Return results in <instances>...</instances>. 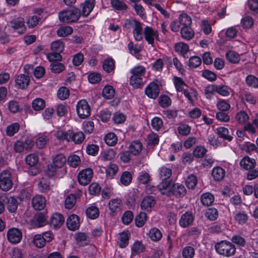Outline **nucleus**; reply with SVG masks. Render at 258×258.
<instances>
[{
	"instance_id": "f257e3e1",
	"label": "nucleus",
	"mask_w": 258,
	"mask_h": 258,
	"mask_svg": "<svg viewBox=\"0 0 258 258\" xmlns=\"http://www.w3.org/2000/svg\"><path fill=\"white\" fill-rule=\"evenodd\" d=\"M215 248L218 254L226 257L233 255L236 251L235 245L231 242L226 240L216 243L215 245Z\"/></svg>"
},
{
	"instance_id": "f03ea898",
	"label": "nucleus",
	"mask_w": 258,
	"mask_h": 258,
	"mask_svg": "<svg viewBox=\"0 0 258 258\" xmlns=\"http://www.w3.org/2000/svg\"><path fill=\"white\" fill-rule=\"evenodd\" d=\"M80 16V11L75 8L64 10L59 13L60 21L66 23H74L77 21Z\"/></svg>"
},
{
	"instance_id": "7ed1b4c3",
	"label": "nucleus",
	"mask_w": 258,
	"mask_h": 258,
	"mask_svg": "<svg viewBox=\"0 0 258 258\" xmlns=\"http://www.w3.org/2000/svg\"><path fill=\"white\" fill-rule=\"evenodd\" d=\"M13 185L11 173L4 170L0 174V188L4 191L10 190Z\"/></svg>"
},
{
	"instance_id": "20e7f679",
	"label": "nucleus",
	"mask_w": 258,
	"mask_h": 258,
	"mask_svg": "<svg viewBox=\"0 0 258 258\" xmlns=\"http://www.w3.org/2000/svg\"><path fill=\"white\" fill-rule=\"evenodd\" d=\"M78 116L82 119H85L90 115L91 108L86 100L79 101L76 106Z\"/></svg>"
},
{
	"instance_id": "39448f33",
	"label": "nucleus",
	"mask_w": 258,
	"mask_h": 258,
	"mask_svg": "<svg viewBox=\"0 0 258 258\" xmlns=\"http://www.w3.org/2000/svg\"><path fill=\"white\" fill-rule=\"evenodd\" d=\"M93 172L92 169L87 168L80 171L78 175L79 183L83 185L89 184L93 177Z\"/></svg>"
},
{
	"instance_id": "423d86ee",
	"label": "nucleus",
	"mask_w": 258,
	"mask_h": 258,
	"mask_svg": "<svg viewBox=\"0 0 258 258\" xmlns=\"http://www.w3.org/2000/svg\"><path fill=\"white\" fill-rule=\"evenodd\" d=\"M7 238L11 243L13 244L18 243L20 242L22 239V232L17 228H12L7 232Z\"/></svg>"
},
{
	"instance_id": "0eeeda50",
	"label": "nucleus",
	"mask_w": 258,
	"mask_h": 258,
	"mask_svg": "<svg viewBox=\"0 0 258 258\" xmlns=\"http://www.w3.org/2000/svg\"><path fill=\"white\" fill-rule=\"evenodd\" d=\"M186 192V190L183 185L174 183L172 184L171 189L168 190L167 195L169 196L174 195L177 197H183Z\"/></svg>"
},
{
	"instance_id": "6e6552de",
	"label": "nucleus",
	"mask_w": 258,
	"mask_h": 258,
	"mask_svg": "<svg viewBox=\"0 0 258 258\" xmlns=\"http://www.w3.org/2000/svg\"><path fill=\"white\" fill-rule=\"evenodd\" d=\"M143 33L145 39L149 44L153 46L154 39L156 38L158 40L159 38L158 31L153 30L150 27L146 26L144 29Z\"/></svg>"
},
{
	"instance_id": "1a4fd4ad",
	"label": "nucleus",
	"mask_w": 258,
	"mask_h": 258,
	"mask_svg": "<svg viewBox=\"0 0 258 258\" xmlns=\"http://www.w3.org/2000/svg\"><path fill=\"white\" fill-rule=\"evenodd\" d=\"M24 23V19L20 17L13 19L10 22V24L13 29L18 30L19 34H23L26 31Z\"/></svg>"
},
{
	"instance_id": "9d476101",
	"label": "nucleus",
	"mask_w": 258,
	"mask_h": 258,
	"mask_svg": "<svg viewBox=\"0 0 258 258\" xmlns=\"http://www.w3.org/2000/svg\"><path fill=\"white\" fill-rule=\"evenodd\" d=\"M29 82L30 78L28 75L19 74L15 77L16 85L20 89L26 88L29 84Z\"/></svg>"
},
{
	"instance_id": "9b49d317",
	"label": "nucleus",
	"mask_w": 258,
	"mask_h": 258,
	"mask_svg": "<svg viewBox=\"0 0 258 258\" xmlns=\"http://www.w3.org/2000/svg\"><path fill=\"white\" fill-rule=\"evenodd\" d=\"M3 202L6 203L8 211L11 213L16 211L19 204L18 201L13 197H4Z\"/></svg>"
},
{
	"instance_id": "f8f14e48",
	"label": "nucleus",
	"mask_w": 258,
	"mask_h": 258,
	"mask_svg": "<svg viewBox=\"0 0 258 258\" xmlns=\"http://www.w3.org/2000/svg\"><path fill=\"white\" fill-rule=\"evenodd\" d=\"M64 222V219L61 214L55 213L50 218V225L53 228L58 229L63 225Z\"/></svg>"
},
{
	"instance_id": "ddd939ff",
	"label": "nucleus",
	"mask_w": 258,
	"mask_h": 258,
	"mask_svg": "<svg viewBox=\"0 0 258 258\" xmlns=\"http://www.w3.org/2000/svg\"><path fill=\"white\" fill-rule=\"evenodd\" d=\"M146 94L150 98H156L159 93L158 85L154 83H151L145 90Z\"/></svg>"
},
{
	"instance_id": "4468645a",
	"label": "nucleus",
	"mask_w": 258,
	"mask_h": 258,
	"mask_svg": "<svg viewBox=\"0 0 258 258\" xmlns=\"http://www.w3.org/2000/svg\"><path fill=\"white\" fill-rule=\"evenodd\" d=\"M46 204V200L42 196L37 195L32 200V205L36 210H43Z\"/></svg>"
},
{
	"instance_id": "2eb2a0df",
	"label": "nucleus",
	"mask_w": 258,
	"mask_h": 258,
	"mask_svg": "<svg viewBox=\"0 0 258 258\" xmlns=\"http://www.w3.org/2000/svg\"><path fill=\"white\" fill-rule=\"evenodd\" d=\"M109 208L110 210V214L114 216L116 213L119 212L121 210V201L118 199L111 200L108 204Z\"/></svg>"
},
{
	"instance_id": "dca6fc26",
	"label": "nucleus",
	"mask_w": 258,
	"mask_h": 258,
	"mask_svg": "<svg viewBox=\"0 0 258 258\" xmlns=\"http://www.w3.org/2000/svg\"><path fill=\"white\" fill-rule=\"evenodd\" d=\"M133 35L136 41H140L143 39V28L142 24L139 21L134 19Z\"/></svg>"
},
{
	"instance_id": "f3484780",
	"label": "nucleus",
	"mask_w": 258,
	"mask_h": 258,
	"mask_svg": "<svg viewBox=\"0 0 258 258\" xmlns=\"http://www.w3.org/2000/svg\"><path fill=\"white\" fill-rule=\"evenodd\" d=\"M68 228L71 230H75L80 226L79 217L76 215H70L67 220Z\"/></svg>"
},
{
	"instance_id": "a211bd4d",
	"label": "nucleus",
	"mask_w": 258,
	"mask_h": 258,
	"mask_svg": "<svg viewBox=\"0 0 258 258\" xmlns=\"http://www.w3.org/2000/svg\"><path fill=\"white\" fill-rule=\"evenodd\" d=\"M47 218L42 213L35 215L31 220L32 225L36 227H40L46 224Z\"/></svg>"
},
{
	"instance_id": "6ab92c4d",
	"label": "nucleus",
	"mask_w": 258,
	"mask_h": 258,
	"mask_svg": "<svg viewBox=\"0 0 258 258\" xmlns=\"http://www.w3.org/2000/svg\"><path fill=\"white\" fill-rule=\"evenodd\" d=\"M193 220L192 215L187 212L182 215L179 220V224L182 227H187L192 223Z\"/></svg>"
},
{
	"instance_id": "aec40b11",
	"label": "nucleus",
	"mask_w": 258,
	"mask_h": 258,
	"mask_svg": "<svg viewBox=\"0 0 258 258\" xmlns=\"http://www.w3.org/2000/svg\"><path fill=\"white\" fill-rule=\"evenodd\" d=\"M240 165L244 169L248 170L254 168L255 166V161L248 157H244L240 161Z\"/></svg>"
},
{
	"instance_id": "412c9836",
	"label": "nucleus",
	"mask_w": 258,
	"mask_h": 258,
	"mask_svg": "<svg viewBox=\"0 0 258 258\" xmlns=\"http://www.w3.org/2000/svg\"><path fill=\"white\" fill-rule=\"evenodd\" d=\"M155 204V201L152 197H146L142 200L141 207L143 210H149Z\"/></svg>"
},
{
	"instance_id": "4be33fe9",
	"label": "nucleus",
	"mask_w": 258,
	"mask_h": 258,
	"mask_svg": "<svg viewBox=\"0 0 258 258\" xmlns=\"http://www.w3.org/2000/svg\"><path fill=\"white\" fill-rule=\"evenodd\" d=\"M95 0H87L83 5L82 14L85 16H88L94 7Z\"/></svg>"
},
{
	"instance_id": "5701e85b",
	"label": "nucleus",
	"mask_w": 258,
	"mask_h": 258,
	"mask_svg": "<svg viewBox=\"0 0 258 258\" xmlns=\"http://www.w3.org/2000/svg\"><path fill=\"white\" fill-rule=\"evenodd\" d=\"M142 150V145L140 142L135 141L131 143L129 151L134 155L139 154Z\"/></svg>"
},
{
	"instance_id": "b1692460",
	"label": "nucleus",
	"mask_w": 258,
	"mask_h": 258,
	"mask_svg": "<svg viewBox=\"0 0 258 258\" xmlns=\"http://www.w3.org/2000/svg\"><path fill=\"white\" fill-rule=\"evenodd\" d=\"M66 162V158L62 154H57L53 158L52 164L58 168L62 167Z\"/></svg>"
},
{
	"instance_id": "393cba45",
	"label": "nucleus",
	"mask_w": 258,
	"mask_h": 258,
	"mask_svg": "<svg viewBox=\"0 0 258 258\" xmlns=\"http://www.w3.org/2000/svg\"><path fill=\"white\" fill-rule=\"evenodd\" d=\"M212 175L215 180L220 181L224 177L225 171L221 167H215L212 170Z\"/></svg>"
},
{
	"instance_id": "a878e982",
	"label": "nucleus",
	"mask_w": 258,
	"mask_h": 258,
	"mask_svg": "<svg viewBox=\"0 0 258 258\" xmlns=\"http://www.w3.org/2000/svg\"><path fill=\"white\" fill-rule=\"evenodd\" d=\"M130 84L134 88L138 89L142 87L144 85L142 78L132 75L130 79Z\"/></svg>"
},
{
	"instance_id": "bb28decb",
	"label": "nucleus",
	"mask_w": 258,
	"mask_h": 258,
	"mask_svg": "<svg viewBox=\"0 0 258 258\" xmlns=\"http://www.w3.org/2000/svg\"><path fill=\"white\" fill-rule=\"evenodd\" d=\"M180 33L182 37L187 40H190L195 35L194 32L189 27H182Z\"/></svg>"
},
{
	"instance_id": "cd10ccee",
	"label": "nucleus",
	"mask_w": 258,
	"mask_h": 258,
	"mask_svg": "<svg viewBox=\"0 0 258 258\" xmlns=\"http://www.w3.org/2000/svg\"><path fill=\"white\" fill-rule=\"evenodd\" d=\"M32 106L33 108L36 111H40L42 110L45 106V101L40 98L34 99L32 103Z\"/></svg>"
},
{
	"instance_id": "c85d7f7f",
	"label": "nucleus",
	"mask_w": 258,
	"mask_h": 258,
	"mask_svg": "<svg viewBox=\"0 0 258 258\" xmlns=\"http://www.w3.org/2000/svg\"><path fill=\"white\" fill-rule=\"evenodd\" d=\"M201 200L204 205L209 206L214 201V197L210 193H205L202 195Z\"/></svg>"
},
{
	"instance_id": "c756f323",
	"label": "nucleus",
	"mask_w": 258,
	"mask_h": 258,
	"mask_svg": "<svg viewBox=\"0 0 258 258\" xmlns=\"http://www.w3.org/2000/svg\"><path fill=\"white\" fill-rule=\"evenodd\" d=\"M111 5L112 8L118 11H125L127 9V6L120 0H111Z\"/></svg>"
},
{
	"instance_id": "7c9ffc66",
	"label": "nucleus",
	"mask_w": 258,
	"mask_h": 258,
	"mask_svg": "<svg viewBox=\"0 0 258 258\" xmlns=\"http://www.w3.org/2000/svg\"><path fill=\"white\" fill-rule=\"evenodd\" d=\"M227 59L232 63H237L240 60V55L236 52L232 50L228 51L226 54Z\"/></svg>"
},
{
	"instance_id": "2f4dec72",
	"label": "nucleus",
	"mask_w": 258,
	"mask_h": 258,
	"mask_svg": "<svg viewBox=\"0 0 258 258\" xmlns=\"http://www.w3.org/2000/svg\"><path fill=\"white\" fill-rule=\"evenodd\" d=\"M50 69L52 72L58 74L62 72L64 69V65L60 62L58 61H54V62H51L50 65Z\"/></svg>"
},
{
	"instance_id": "473e14b6",
	"label": "nucleus",
	"mask_w": 258,
	"mask_h": 258,
	"mask_svg": "<svg viewBox=\"0 0 258 258\" xmlns=\"http://www.w3.org/2000/svg\"><path fill=\"white\" fill-rule=\"evenodd\" d=\"M38 156L35 154H29L25 158L26 164L31 167L35 166L38 163Z\"/></svg>"
},
{
	"instance_id": "72a5a7b5",
	"label": "nucleus",
	"mask_w": 258,
	"mask_h": 258,
	"mask_svg": "<svg viewBox=\"0 0 258 258\" xmlns=\"http://www.w3.org/2000/svg\"><path fill=\"white\" fill-rule=\"evenodd\" d=\"M114 68V63L112 58H109L105 59L103 63V69L107 73H110Z\"/></svg>"
},
{
	"instance_id": "f704fd0d",
	"label": "nucleus",
	"mask_w": 258,
	"mask_h": 258,
	"mask_svg": "<svg viewBox=\"0 0 258 258\" xmlns=\"http://www.w3.org/2000/svg\"><path fill=\"white\" fill-rule=\"evenodd\" d=\"M147 220L146 213L141 212L135 218V223L137 227L143 226Z\"/></svg>"
},
{
	"instance_id": "c9c22d12",
	"label": "nucleus",
	"mask_w": 258,
	"mask_h": 258,
	"mask_svg": "<svg viewBox=\"0 0 258 258\" xmlns=\"http://www.w3.org/2000/svg\"><path fill=\"white\" fill-rule=\"evenodd\" d=\"M55 136L60 140L69 141L70 139H71L72 132H71V131H68V132L57 131L55 134Z\"/></svg>"
},
{
	"instance_id": "e433bc0d",
	"label": "nucleus",
	"mask_w": 258,
	"mask_h": 258,
	"mask_svg": "<svg viewBox=\"0 0 258 258\" xmlns=\"http://www.w3.org/2000/svg\"><path fill=\"white\" fill-rule=\"evenodd\" d=\"M20 129V124L17 122L12 123L7 126L6 128V133L8 136L12 137L15 133L18 132Z\"/></svg>"
},
{
	"instance_id": "4c0bfd02",
	"label": "nucleus",
	"mask_w": 258,
	"mask_h": 258,
	"mask_svg": "<svg viewBox=\"0 0 258 258\" xmlns=\"http://www.w3.org/2000/svg\"><path fill=\"white\" fill-rule=\"evenodd\" d=\"M115 91L111 86H106L102 91L103 96L106 99H111L114 96Z\"/></svg>"
},
{
	"instance_id": "58836bf2",
	"label": "nucleus",
	"mask_w": 258,
	"mask_h": 258,
	"mask_svg": "<svg viewBox=\"0 0 258 258\" xmlns=\"http://www.w3.org/2000/svg\"><path fill=\"white\" fill-rule=\"evenodd\" d=\"M179 24L183 25V27H189L191 24V19L186 14H182L179 17Z\"/></svg>"
},
{
	"instance_id": "ea45409f",
	"label": "nucleus",
	"mask_w": 258,
	"mask_h": 258,
	"mask_svg": "<svg viewBox=\"0 0 258 258\" xmlns=\"http://www.w3.org/2000/svg\"><path fill=\"white\" fill-rule=\"evenodd\" d=\"M106 143L110 146L115 145L117 141V138L115 134L110 133L107 134L105 137Z\"/></svg>"
},
{
	"instance_id": "a19ab883",
	"label": "nucleus",
	"mask_w": 258,
	"mask_h": 258,
	"mask_svg": "<svg viewBox=\"0 0 258 258\" xmlns=\"http://www.w3.org/2000/svg\"><path fill=\"white\" fill-rule=\"evenodd\" d=\"M86 214L90 219H96L99 216V210L96 207H90L87 209Z\"/></svg>"
},
{
	"instance_id": "79ce46f5",
	"label": "nucleus",
	"mask_w": 258,
	"mask_h": 258,
	"mask_svg": "<svg viewBox=\"0 0 258 258\" xmlns=\"http://www.w3.org/2000/svg\"><path fill=\"white\" fill-rule=\"evenodd\" d=\"M73 32V29L70 26L60 27L57 31V34L59 37H66Z\"/></svg>"
},
{
	"instance_id": "37998d69",
	"label": "nucleus",
	"mask_w": 258,
	"mask_h": 258,
	"mask_svg": "<svg viewBox=\"0 0 258 258\" xmlns=\"http://www.w3.org/2000/svg\"><path fill=\"white\" fill-rule=\"evenodd\" d=\"M145 249V246L141 242L136 241L132 247V254L136 255L142 252Z\"/></svg>"
},
{
	"instance_id": "c03bdc74",
	"label": "nucleus",
	"mask_w": 258,
	"mask_h": 258,
	"mask_svg": "<svg viewBox=\"0 0 258 258\" xmlns=\"http://www.w3.org/2000/svg\"><path fill=\"white\" fill-rule=\"evenodd\" d=\"M76 202V196L74 194H70L67 197L65 201V207L67 209H72Z\"/></svg>"
},
{
	"instance_id": "a18cd8bd",
	"label": "nucleus",
	"mask_w": 258,
	"mask_h": 258,
	"mask_svg": "<svg viewBox=\"0 0 258 258\" xmlns=\"http://www.w3.org/2000/svg\"><path fill=\"white\" fill-rule=\"evenodd\" d=\"M46 239L41 235H36L33 239L34 244L38 248L43 247L46 242Z\"/></svg>"
},
{
	"instance_id": "49530a36",
	"label": "nucleus",
	"mask_w": 258,
	"mask_h": 258,
	"mask_svg": "<svg viewBox=\"0 0 258 258\" xmlns=\"http://www.w3.org/2000/svg\"><path fill=\"white\" fill-rule=\"evenodd\" d=\"M217 130L220 137L229 141H231L232 140V137L228 135L229 131L227 128L224 127H220Z\"/></svg>"
},
{
	"instance_id": "de8ad7c7",
	"label": "nucleus",
	"mask_w": 258,
	"mask_h": 258,
	"mask_svg": "<svg viewBox=\"0 0 258 258\" xmlns=\"http://www.w3.org/2000/svg\"><path fill=\"white\" fill-rule=\"evenodd\" d=\"M68 164L73 167H76L81 163L79 156L76 155H72L68 159Z\"/></svg>"
},
{
	"instance_id": "09e8293b",
	"label": "nucleus",
	"mask_w": 258,
	"mask_h": 258,
	"mask_svg": "<svg viewBox=\"0 0 258 258\" xmlns=\"http://www.w3.org/2000/svg\"><path fill=\"white\" fill-rule=\"evenodd\" d=\"M245 81L247 85L249 87L253 88L258 87V78L253 75H249L247 76Z\"/></svg>"
},
{
	"instance_id": "8fccbe9b",
	"label": "nucleus",
	"mask_w": 258,
	"mask_h": 258,
	"mask_svg": "<svg viewBox=\"0 0 258 258\" xmlns=\"http://www.w3.org/2000/svg\"><path fill=\"white\" fill-rule=\"evenodd\" d=\"M51 50L54 52H61L64 48V44L60 40L53 42L51 44Z\"/></svg>"
},
{
	"instance_id": "3c124183",
	"label": "nucleus",
	"mask_w": 258,
	"mask_h": 258,
	"mask_svg": "<svg viewBox=\"0 0 258 258\" xmlns=\"http://www.w3.org/2000/svg\"><path fill=\"white\" fill-rule=\"evenodd\" d=\"M151 239L154 241H158L162 237V234L160 231L157 228L151 229L149 233Z\"/></svg>"
},
{
	"instance_id": "603ef678",
	"label": "nucleus",
	"mask_w": 258,
	"mask_h": 258,
	"mask_svg": "<svg viewBox=\"0 0 258 258\" xmlns=\"http://www.w3.org/2000/svg\"><path fill=\"white\" fill-rule=\"evenodd\" d=\"M128 244V236L126 232H122L119 235V242L118 245L120 247L124 248Z\"/></svg>"
},
{
	"instance_id": "864d4df0",
	"label": "nucleus",
	"mask_w": 258,
	"mask_h": 258,
	"mask_svg": "<svg viewBox=\"0 0 258 258\" xmlns=\"http://www.w3.org/2000/svg\"><path fill=\"white\" fill-rule=\"evenodd\" d=\"M69 95V90L66 87H60L57 91V96L61 100H64L68 98Z\"/></svg>"
},
{
	"instance_id": "5fc2aeb1",
	"label": "nucleus",
	"mask_w": 258,
	"mask_h": 258,
	"mask_svg": "<svg viewBox=\"0 0 258 258\" xmlns=\"http://www.w3.org/2000/svg\"><path fill=\"white\" fill-rule=\"evenodd\" d=\"M197 183V179L194 175H189L186 180V184L188 188L194 189Z\"/></svg>"
},
{
	"instance_id": "6e6d98bb",
	"label": "nucleus",
	"mask_w": 258,
	"mask_h": 258,
	"mask_svg": "<svg viewBox=\"0 0 258 258\" xmlns=\"http://www.w3.org/2000/svg\"><path fill=\"white\" fill-rule=\"evenodd\" d=\"M85 139V136L83 132H79L75 134H73L72 132L71 139L76 144L81 143Z\"/></svg>"
},
{
	"instance_id": "4d7b16f0",
	"label": "nucleus",
	"mask_w": 258,
	"mask_h": 258,
	"mask_svg": "<svg viewBox=\"0 0 258 258\" xmlns=\"http://www.w3.org/2000/svg\"><path fill=\"white\" fill-rule=\"evenodd\" d=\"M38 187L42 192H47L50 190V183L45 179H42L38 184Z\"/></svg>"
},
{
	"instance_id": "13d9d810",
	"label": "nucleus",
	"mask_w": 258,
	"mask_h": 258,
	"mask_svg": "<svg viewBox=\"0 0 258 258\" xmlns=\"http://www.w3.org/2000/svg\"><path fill=\"white\" fill-rule=\"evenodd\" d=\"M188 45L183 42L177 43L175 45V50L180 52L183 55L188 51Z\"/></svg>"
},
{
	"instance_id": "bf43d9fd",
	"label": "nucleus",
	"mask_w": 258,
	"mask_h": 258,
	"mask_svg": "<svg viewBox=\"0 0 258 258\" xmlns=\"http://www.w3.org/2000/svg\"><path fill=\"white\" fill-rule=\"evenodd\" d=\"M207 150L202 146H197L193 151L194 156L197 158H201L206 153Z\"/></svg>"
},
{
	"instance_id": "052dcab7",
	"label": "nucleus",
	"mask_w": 258,
	"mask_h": 258,
	"mask_svg": "<svg viewBox=\"0 0 258 258\" xmlns=\"http://www.w3.org/2000/svg\"><path fill=\"white\" fill-rule=\"evenodd\" d=\"M133 76L142 78L145 73V68L142 66H137L133 68L131 71Z\"/></svg>"
},
{
	"instance_id": "680f3d73",
	"label": "nucleus",
	"mask_w": 258,
	"mask_h": 258,
	"mask_svg": "<svg viewBox=\"0 0 258 258\" xmlns=\"http://www.w3.org/2000/svg\"><path fill=\"white\" fill-rule=\"evenodd\" d=\"M47 57L51 62H54V61L58 62V61H60L62 59V56L60 54V52H58L53 51L52 53H48Z\"/></svg>"
},
{
	"instance_id": "e2e57ef3",
	"label": "nucleus",
	"mask_w": 258,
	"mask_h": 258,
	"mask_svg": "<svg viewBox=\"0 0 258 258\" xmlns=\"http://www.w3.org/2000/svg\"><path fill=\"white\" fill-rule=\"evenodd\" d=\"M134 218L133 214L131 211H126L122 216V222L126 225L130 224Z\"/></svg>"
},
{
	"instance_id": "0e129e2a",
	"label": "nucleus",
	"mask_w": 258,
	"mask_h": 258,
	"mask_svg": "<svg viewBox=\"0 0 258 258\" xmlns=\"http://www.w3.org/2000/svg\"><path fill=\"white\" fill-rule=\"evenodd\" d=\"M235 219L239 224H244L248 219V216L244 212H238L235 216Z\"/></svg>"
},
{
	"instance_id": "69168bd1",
	"label": "nucleus",
	"mask_w": 258,
	"mask_h": 258,
	"mask_svg": "<svg viewBox=\"0 0 258 258\" xmlns=\"http://www.w3.org/2000/svg\"><path fill=\"white\" fill-rule=\"evenodd\" d=\"M248 116L244 111H241L237 113L236 115V119L239 123H244L248 120Z\"/></svg>"
},
{
	"instance_id": "338daca9",
	"label": "nucleus",
	"mask_w": 258,
	"mask_h": 258,
	"mask_svg": "<svg viewBox=\"0 0 258 258\" xmlns=\"http://www.w3.org/2000/svg\"><path fill=\"white\" fill-rule=\"evenodd\" d=\"M132 180V175L130 172H124L120 177L121 182L124 185H128Z\"/></svg>"
},
{
	"instance_id": "774afa93",
	"label": "nucleus",
	"mask_w": 258,
	"mask_h": 258,
	"mask_svg": "<svg viewBox=\"0 0 258 258\" xmlns=\"http://www.w3.org/2000/svg\"><path fill=\"white\" fill-rule=\"evenodd\" d=\"M195 255V249L191 246H186L182 250V255L185 258H192Z\"/></svg>"
}]
</instances>
